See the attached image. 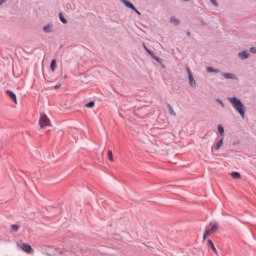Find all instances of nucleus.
<instances>
[{"mask_svg": "<svg viewBox=\"0 0 256 256\" xmlns=\"http://www.w3.org/2000/svg\"><path fill=\"white\" fill-rule=\"evenodd\" d=\"M144 49H145V51H147V53H151V51H149V49L146 48L145 46H144Z\"/></svg>", "mask_w": 256, "mask_h": 256, "instance_id": "27", "label": "nucleus"}, {"mask_svg": "<svg viewBox=\"0 0 256 256\" xmlns=\"http://www.w3.org/2000/svg\"><path fill=\"white\" fill-rule=\"evenodd\" d=\"M170 21H171V23H173L174 25H179V23H180L179 19H177V18H175V17H172Z\"/></svg>", "mask_w": 256, "mask_h": 256, "instance_id": "17", "label": "nucleus"}, {"mask_svg": "<svg viewBox=\"0 0 256 256\" xmlns=\"http://www.w3.org/2000/svg\"><path fill=\"white\" fill-rule=\"evenodd\" d=\"M59 19L62 21L64 24L67 23V19L63 16V13H59Z\"/></svg>", "mask_w": 256, "mask_h": 256, "instance_id": "18", "label": "nucleus"}, {"mask_svg": "<svg viewBox=\"0 0 256 256\" xmlns=\"http://www.w3.org/2000/svg\"><path fill=\"white\" fill-rule=\"evenodd\" d=\"M45 33H51V25H47L44 27Z\"/></svg>", "mask_w": 256, "mask_h": 256, "instance_id": "21", "label": "nucleus"}, {"mask_svg": "<svg viewBox=\"0 0 256 256\" xmlns=\"http://www.w3.org/2000/svg\"><path fill=\"white\" fill-rule=\"evenodd\" d=\"M11 230H12V231H19V225L13 224V225L11 226Z\"/></svg>", "mask_w": 256, "mask_h": 256, "instance_id": "22", "label": "nucleus"}, {"mask_svg": "<svg viewBox=\"0 0 256 256\" xmlns=\"http://www.w3.org/2000/svg\"><path fill=\"white\" fill-rule=\"evenodd\" d=\"M240 59H249V52L243 51L238 54Z\"/></svg>", "mask_w": 256, "mask_h": 256, "instance_id": "7", "label": "nucleus"}, {"mask_svg": "<svg viewBox=\"0 0 256 256\" xmlns=\"http://www.w3.org/2000/svg\"><path fill=\"white\" fill-rule=\"evenodd\" d=\"M132 11H135V13H137V15H141V12H139V10H137V8L132 9Z\"/></svg>", "mask_w": 256, "mask_h": 256, "instance_id": "25", "label": "nucleus"}, {"mask_svg": "<svg viewBox=\"0 0 256 256\" xmlns=\"http://www.w3.org/2000/svg\"><path fill=\"white\" fill-rule=\"evenodd\" d=\"M187 73H188V79L191 87H195L197 83L195 82V79L193 78V74H191V70H189V68L187 69Z\"/></svg>", "mask_w": 256, "mask_h": 256, "instance_id": "5", "label": "nucleus"}, {"mask_svg": "<svg viewBox=\"0 0 256 256\" xmlns=\"http://www.w3.org/2000/svg\"><path fill=\"white\" fill-rule=\"evenodd\" d=\"M50 67H51L52 71H55V69L57 67V61L56 60H52Z\"/></svg>", "mask_w": 256, "mask_h": 256, "instance_id": "15", "label": "nucleus"}, {"mask_svg": "<svg viewBox=\"0 0 256 256\" xmlns=\"http://www.w3.org/2000/svg\"><path fill=\"white\" fill-rule=\"evenodd\" d=\"M250 53H255L256 54V48L255 47L250 48Z\"/></svg>", "mask_w": 256, "mask_h": 256, "instance_id": "24", "label": "nucleus"}, {"mask_svg": "<svg viewBox=\"0 0 256 256\" xmlns=\"http://www.w3.org/2000/svg\"><path fill=\"white\" fill-rule=\"evenodd\" d=\"M6 93L8 94L10 99H12V101L15 103V105H17V95H15V93H13V91L11 90H7Z\"/></svg>", "mask_w": 256, "mask_h": 256, "instance_id": "6", "label": "nucleus"}, {"mask_svg": "<svg viewBox=\"0 0 256 256\" xmlns=\"http://www.w3.org/2000/svg\"><path fill=\"white\" fill-rule=\"evenodd\" d=\"M85 107H87L88 109H93V107H95V102L90 101L87 104H85Z\"/></svg>", "mask_w": 256, "mask_h": 256, "instance_id": "14", "label": "nucleus"}, {"mask_svg": "<svg viewBox=\"0 0 256 256\" xmlns=\"http://www.w3.org/2000/svg\"><path fill=\"white\" fill-rule=\"evenodd\" d=\"M122 3H124L125 7H128V9H132V10L135 9V6L127 0H122Z\"/></svg>", "mask_w": 256, "mask_h": 256, "instance_id": "9", "label": "nucleus"}, {"mask_svg": "<svg viewBox=\"0 0 256 256\" xmlns=\"http://www.w3.org/2000/svg\"><path fill=\"white\" fill-rule=\"evenodd\" d=\"M208 73H219V70H215L212 67L207 68Z\"/></svg>", "mask_w": 256, "mask_h": 256, "instance_id": "19", "label": "nucleus"}, {"mask_svg": "<svg viewBox=\"0 0 256 256\" xmlns=\"http://www.w3.org/2000/svg\"><path fill=\"white\" fill-rule=\"evenodd\" d=\"M220 147H223V139H220L215 146L216 151H219Z\"/></svg>", "mask_w": 256, "mask_h": 256, "instance_id": "13", "label": "nucleus"}, {"mask_svg": "<svg viewBox=\"0 0 256 256\" xmlns=\"http://www.w3.org/2000/svg\"><path fill=\"white\" fill-rule=\"evenodd\" d=\"M210 226H211V228L207 229L204 232V235H203V240L204 241H205V239H207V237H209L211 235V233H217V229H219V224H217V223L211 222Z\"/></svg>", "mask_w": 256, "mask_h": 256, "instance_id": "2", "label": "nucleus"}, {"mask_svg": "<svg viewBox=\"0 0 256 256\" xmlns=\"http://www.w3.org/2000/svg\"><path fill=\"white\" fill-rule=\"evenodd\" d=\"M229 103H231L232 107L239 113L242 119H245V105L239 98L237 97H230L228 98Z\"/></svg>", "mask_w": 256, "mask_h": 256, "instance_id": "1", "label": "nucleus"}, {"mask_svg": "<svg viewBox=\"0 0 256 256\" xmlns=\"http://www.w3.org/2000/svg\"><path fill=\"white\" fill-rule=\"evenodd\" d=\"M167 107L170 115H172V117H177V113H175V110H173V106H171V104H167Z\"/></svg>", "mask_w": 256, "mask_h": 256, "instance_id": "8", "label": "nucleus"}, {"mask_svg": "<svg viewBox=\"0 0 256 256\" xmlns=\"http://www.w3.org/2000/svg\"><path fill=\"white\" fill-rule=\"evenodd\" d=\"M208 246L211 247L212 251H214V253H217V248H215V244H213V241L208 240Z\"/></svg>", "mask_w": 256, "mask_h": 256, "instance_id": "11", "label": "nucleus"}, {"mask_svg": "<svg viewBox=\"0 0 256 256\" xmlns=\"http://www.w3.org/2000/svg\"><path fill=\"white\" fill-rule=\"evenodd\" d=\"M108 159H109V161H111V163H113V161H115L113 159V151H111V150L108 151Z\"/></svg>", "mask_w": 256, "mask_h": 256, "instance_id": "16", "label": "nucleus"}, {"mask_svg": "<svg viewBox=\"0 0 256 256\" xmlns=\"http://www.w3.org/2000/svg\"><path fill=\"white\" fill-rule=\"evenodd\" d=\"M55 89H59V86H55Z\"/></svg>", "mask_w": 256, "mask_h": 256, "instance_id": "28", "label": "nucleus"}, {"mask_svg": "<svg viewBox=\"0 0 256 256\" xmlns=\"http://www.w3.org/2000/svg\"><path fill=\"white\" fill-rule=\"evenodd\" d=\"M218 132L220 133V135H223L225 133V129H223V126L218 125Z\"/></svg>", "mask_w": 256, "mask_h": 256, "instance_id": "20", "label": "nucleus"}, {"mask_svg": "<svg viewBox=\"0 0 256 256\" xmlns=\"http://www.w3.org/2000/svg\"><path fill=\"white\" fill-rule=\"evenodd\" d=\"M231 177L232 179H241V174L239 172H232Z\"/></svg>", "mask_w": 256, "mask_h": 256, "instance_id": "10", "label": "nucleus"}, {"mask_svg": "<svg viewBox=\"0 0 256 256\" xmlns=\"http://www.w3.org/2000/svg\"><path fill=\"white\" fill-rule=\"evenodd\" d=\"M5 1H7V0H0V5H3V3H5Z\"/></svg>", "mask_w": 256, "mask_h": 256, "instance_id": "26", "label": "nucleus"}, {"mask_svg": "<svg viewBox=\"0 0 256 256\" xmlns=\"http://www.w3.org/2000/svg\"><path fill=\"white\" fill-rule=\"evenodd\" d=\"M222 75L225 77V79H235V75L231 73H223Z\"/></svg>", "mask_w": 256, "mask_h": 256, "instance_id": "12", "label": "nucleus"}, {"mask_svg": "<svg viewBox=\"0 0 256 256\" xmlns=\"http://www.w3.org/2000/svg\"><path fill=\"white\" fill-rule=\"evenodd\" d=\"M18 247H20V249H22L24 253H31L33 251V248L31 247V245L27 243H22V245L18 244Z\"/></svg>", "mask_w": 256, "mask_h": 256, "instance_id": "4", "label": "nucleus"}, {"mask_svg": "<svg viewBox=\"0 0 256 256\" xmlns=\"http://www.w3.org/2000/svg\"><path fill=\"white\" fill-rule=\"evenodd\" d=\"M210 2L212 3V5H214V7H218V4H217L216 0H210Z\"/></svg>", "mask_w": 256, "mask_h": 256, "instance_id": "23", "label": "nucleus"}, {"mask_svg": "<svg viewBox=\"0 0 256 256\" xmlns=\"http://www.w3.org/2000/svg\"><path fill=\"white\" fill-rule=\"evenodd\" d=\"M39 125L41 129H44V127H49L51 125V121L47 117V115L42 114L39 119Z\"/></svg>", "mask_w": 256, "mask_h": 256, "instance_id": "3", "label": "nucleus"}]
</instances>
